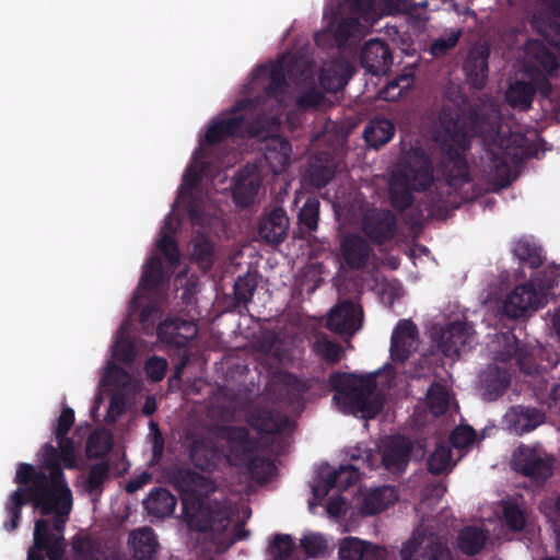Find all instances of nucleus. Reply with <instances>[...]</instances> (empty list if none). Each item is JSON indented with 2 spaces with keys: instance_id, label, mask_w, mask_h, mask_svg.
<instances>
[{
  "instance_id": "1",
  "label": "nucleus",
  "mask_w": 560,
  "mask_h": 560,
  "mask_svg": "<svg viewBox=\"0 0 560 560\" xmlns=\"http://www.w3.org/2000/svg\"><path fill=\"white\" fill-rule=\"evenodd\" d=\"M500 129V115L494 106L474 105L465 110L443 105L438 117L433 141L438 149V170L444 182L429 190L411 208L408 223L420 228L429 219H445L462 203L475 200L482 189L472 185V194L460 190L471 184L466 159L475 136H493Z\"/></svg>"
},
{
  "instance_id": "2",
  "label": "nucleus",
  "mask_w": 560,
  "mask_h": 560,
  "mask_svg": "<svg viewBox=\"0 0 560 560\" xmlns=\"http://www.w3.org/2000/svg\"><path fill=\"white\" fill-rule=\"evenodd\" d=\"M43 464L49 470H37L32 464L21 463L16 468L14 481L20 486L14 490L5 502V511L10 515V521L4 522L3 527L8 532H13L19 527L21 520V510L26 505L22 495L24 493L60 491L70 489L65 478V474L59 465L58 450L47 443L43 446Z\"/></svg>"
},
{
  "instance_id": "3",
  "label": "nucleus",
  "mask_w": 560,
  "mask_h": 560,
  "mask_svg": "<svg viewBox=\"0 0 560 560\" xmlns=\"http://www.w3.org/2000/svg\"><path fill=\"white\" fill-rule=\"evenodd\" d=\"M332 400L345 415L362 419L375 418L384 407L383 397L376 392L373 375L359 377L350 373L334 372L329 375Z\"/></svg>"
},
{
  "instance_id": "4",
  "label": "nucleus",
  "mask_w": 560,
  "mask_h": 560,
  "mask_svg": "<svg viewBox=\"0 0 560 560\" xmlns=\"http://www.w3.org/2000/svg\"><path fill=\"white\" fill-rule=\"evenodd\" d=\"M434 170L430 156L417 149L406 163L405 171L395 175L389 183L388 196L390 206L398 212L410 208L413 202V190L425 191L434 180Z\"/></svg>"
},
{
  "instance_id": "5",
  "label": "nucleus",
  "mask_w": 560,
  "mask_h": 560,
  "mask_svg": "<svg viewBox=\"0 0 560 560\" xmlns=\"http://www.w3.org/2000/svg\"><path fill=\"white\" fill-rule=\"evenodd\" d=\"M26 505L32 503L43 515L54 514L51 521L43 518L46 522V532L50 536V541H59L66 552V539L63 537L66 523L72 509V492L70 489L58 491H44L24 493L22 500Z\"/></svg>"
},
{
  "instance_id": "6",
  "label": "nucleus",
  "mask_w": 560,
  "mask_h": 560,
  "mask_svg": "<svg viewBox=\"0 0 560 560\" xmlns=\"http://www.w3.org/2000/svg\"><path fill=\"white\" fill-rule=\"evenodd\" d=\"M305 73L302 60L294 56H282L269 66L261 65L257 68V75H267L269 83L264 88L268 98L280 102L288 86L287 77L291 80H299Z\"/></svg>"
},
{
  "instance_id": "7",
  "label": "nucleus",
  "mask_w": 560,
  "mask_h": 560,
  "mask_svg": "<svg viewBox=\"0 0 560 560\" xmlns=\"http://www.w3.org/2000/svg\"><path fill=\"white\" fill-rule=\"evenodd\" d=\"M235 514V510L228 503L202 501L201 510H191L185 515L189 528L199 533H224Z\"/></svg>"
},
{
  "instance_id": "8",
  "label": "nucleus",
  "mask_w": 560,
  "mask_h": 560,
  "mask_svg": "<svg viewBox=\"0 0 560 560\" xmlns=\"http://www.w3.org/2000/svg\"><path fill=\"white\" fill-rule=\"evenodd\" d=\"M171 481L182 497L184 515L191 510L202 509L200 493L210 489L209 478L190 468L179 467L172 471Z\"/></svg>"
},
{
  "instance_id": "9",
  "label": "nucleus",
  "mask_w": 560,
  "mask_h": 560,
  "mask_svg": "<svg viewBox=\"0 0 560 560\" xmlns=\"http://www.w3.org/2000/svg\"><path fill=\"white\" fill-rule=\"evenodd\" d=\"M255 102L252 98L241 100L228 114H222L207 129L201 140V145H213L230 137L240 135L245 124V116L242 112L255 107Z\"/></svg>"
},
{
  "instance_id": "10",
  "label": "nucleus",
  "mask_w": 560,
  "mask_h": 560,
  "mask_svg": "<svg viewBox=\"0 0 560 560\" xmlns=\"http://www.w3.org/2000/svg\"><path fill=\"white\" fill-rule=\"evenodd\" d=\"M401 560H453L450 548L434 534L413 533L402 545Z\"/></svg>"
},
{
  "instance_id": "11",
  "label": "nucleus",
  "mask_w": 560,
  "mask_h": 560,
  "mask_svg": "<svg viewBox=\"0 0 560 560\" xmlns=\"http://www.w3.org/2000/svg\"><path fill=\"white\" fill-rule=\"evenodd\" d=\"M512 467L516 472L542 485L552 476L553 458L541 455L529 446L521 445L513 454Z\"/></svg>"
},
{
  "instance_id": "12",
  "label": "nucleus",
  "mask_w": 560,
  "mask_h": 560,
  "mask_svg": "<svg viewBox=\"0 0 560 560\" xmlns=\"http://www.w3.org/2000/svg\"><path fill=\"white\" fill-rule=\"evenodd\" d=\"M363 308L351 299L339 301L329 312L327 328L336 334L353 337L362 327Z\"/></svg>"
},
{
  "instance_id": "13",
  "label": "nucleus",
  "mask_w": 560,
  "mask_h": 560,
  "mask_svg": "<svg viewBox=\"0 0 560 560\" xmlns=\"http://www.w3.org/2000/svg\"><path fill=\"white\" fill-rule=\"evenodd\" d=\"M364 235L376 245H383L392 241L397 231V218L388 209H368L361 222Z\"/></svg>"
},
{
  "instance_id": "14",
  "label": "nucleus",
  "mask_w": 560,
  "mask_h": 560,
  "mask_svg": "<svg viewBox=\"0 0 560 560\" xmlns=\"http://www.w3.org/2000/svg\"><path fill=\"white\" fill-rule=\"evenodd\" d=\"M547 303L546 295L538 292L530 282L516 285L503 302V312L508 317L520 318L528 311H537Z\"/></svg>"
},
{
  "instance_id": "15",
  "label": "nucleus",
  "mask_w": 560,
  "mask_h": 560,
  "mask_svg": "<svg viewBox=\"0 0 560 560\" xmlns=\"http://www.w3.org/2000/svg\"><path fill=\"white\" fill-rule=\"evenodd\" d=\"M158 338L171 347L182 349L198 335V327L192 320L178 317L166 318L156 328Z\"/></svg>"
},
{
  "instance_id": "16",
  "label": "nucleus",
  "mask_w": 560,
  "mask_h": 560,
  "mask_svg": "<svg viewBox=\"0 0 560 560\" xmlns=\"http://www.w3.org/2000/svg\"><path fill=\"white\" fill-rule=\"evenodd\" d=\"M418 328L410 319H400L395 326L392 337L389 353L396 363H405L416 349Z\"/></svg>"
},
{
  "instance_id": "17",
  "label": "nucleus",
  "mask_w": 560,
  "mask_h": 560,
  "mask_svg": "<svg viewBox=\"0 0 560 560\" xmlns=\"http://www.w3.org/2000/svg\"><path fill=\"white\" fill-rule=\"evenodd\" d=\"M489 57L490 49L485 44L475 45L468 50L463 70L466 81L471 88L481 90L486 86L489 74Z\"/></svg>"
},
{
  "instance_id": "18",
  "label": "nucleus",
  "mask_w": 560,
  "mask_h": 560,
  "mask_svg": "<svg viewBox=\"0 0 560 560\" xmlns=\"http://www.w3.org/2000/svg\"><path fill=\"white\" fill-rule=\"evenodd\" d=\"M360 62L372 74H385L393 65V51L386 42L370 39L361 49Z\"/></svg>"
},
{
  "instance_id": "19",
  "label": "nucleus",
  "mask_w": 560,
  "mask_h": 560,
  "mask_svg": "<svg viewBox=\"0 0 560 560\" xmlns=\"http://www.w3.org/2000/svg\"><path fill=\"white\" fill-rule=\"evenodd\" d=\"M471 327L460 320L450 323L441 329L438 346L441 352L448 358H458L460 349L470 343Z\"/></svg>"
},
{
  "instance_id": "20",
  "label": "nucleus",
  "mask_w": 560,
  "mask_h": 560,
  "mask_svg": "<svg viewBox=\"0 0 560 560\" xmlns=\"http://www.w3.org/2000/svg\"><path fill=\"white\" fill-rule=\"evenodd\" d=\"M412 443L402 435L393 436L383 447L382 464L392 474H402L410 459Z\"/></svg>"
},
{
  "instance_id": "21",
  "label": "nucleus",
  "mask_w": 560,
  "mask_h": 560,
  "mask_svg": "<svg viewBox=\"0 0 560 560\" xmlns=\"http://www.w3.org/2000/svg\"><path fill=\"white\" fill-rule=\"evenodd\" d=\"M46 522L39 518L35 522L33 545L27 551L26 560H45L44 552L48 560H62L63 549L59 541H50V536L47 534Z\"/></svg>"
},
{
  "instance_id": "22",
  "label": "nucleus",
  "mask_w": 560,
  "mask_h": 560,
  "mask_svg": "<svg viewBox=\"0 0 560 560\" xmlns=\"http://www.w3.org/2000/svg\"><path fill=\"white\" fill-rule=\"evenodd\" d=\"M360 479L359 468L353 465H341L338 469L331 470L326 478L320 479L313 487V494L317 499H322L328 492L338 487L345 491L352 487Z\"/></svg>"
},
{
  "instance_id": "23",
  "label": "nucleus",
  "mask_w": 560,
  "mask_h": 560,
  "mask_svg": "<svg viewBox=\"0 0 560 560\" xmlns=\"http://www.w3.org/2000/svg\"><path fill=\"white\" fill-rule=\"evenodd\" d=\"M339 560H385L386 550L358 537H346L338 549Z\"/></svg>"
},
{
  "instance_id": "24",
  "label": "nucleus",
  "mask_w": 560,
  "mask_h": 560,
  "mask_svg": "<svg viewBox=\"0 0 560 560\" xmlns=\"http://www.w3.org/2000/svg\"><path fill=\"white\" fill-rule=\"evenodd\" d=\"M504 421L510 431L523 435L542 424L545 415L537 408L514 406L505 413Z\"/></svg>"
},
{
  "instance_id": "25",
  "label": "nucleus",
  "mask_w": 560,
  "mask_h": 560,
  "mask_svg": "<svg viewBox=\"0 0 560 560\" xmlns=\"http://www.w3.org/2000/svg\"><path fill=\"white\" fill-rule=\"evenodd\" d=\"M289 230V218L282 208H273L258 224L259 237L268 243L278 245L284 241Z\"/></svg>"
},
{
  "instance_id": "26",
  "label": "nucleus",
  "mask_w": 560,
  "mask_h": 560,
  "mask_svg": "<svg viewBox=\"0 0 560 560\" xmlns=\"http://www.w3.org/2000/svg\"><path fill=\"white\" fill-rule=\"evenodd\" d=\"M340 252L350 269L360 270L366 266L372 248L361 235L352 233L341 241Z\"/></svg>"
},
{
  "instance_id": "27",
  "label": "nucleus",
  "mask_w": 560,
  "mask_h": 560,
  "mask_svg": "<svg viewBox=\"0 0 560 560\" xmlns=\"http://www.w3.org/2000/svg\"><path fill=\"white\" fill-rule=\"evenodd\" d=\"M512 155L516 156L517 154H512L509 148L503 149L500 147L497 152L493 149L487 151L489 177L500 187H506L514 180L511 168Z\"/></svg>"
},
{
  "instance_id": "28",
  "label": "nucleus",
  "mask_w": 560,
  "mask_h": 560,
  "mask_svg": "<svg viewBox=\"0 0 560 560\" xmlns=\"http://www.w3.org/2000/svg\"><path fill=\"white\" fill-rule=\"evenodd\" d=\"M262 149L265 161L270 167V171L275 175L281 174L290 163L292 153L291 143L287 139L276 136L267 139Z\"/></svg>"
},
{
  "instance_id": "29",
  "label": "nucleus",
  "mask_w": 560,
  "mask_h": 560,
  "mask_svg": "<svg viewBox=\"0 0 560 560\" xmlns=\"http://www.w3.org/2000/svg\"><path fill=\"white\" fill-rule=\"evenodd\" d=\"M248 424L258 433L276 434L283 432L288 428L289 419L280 411L257 408L250 413Z\"/></svg>"
},
{
  "instance_id": "30",
  "label": "nucleus",
  "mask_w": 560,
  "mask_h": 560,
  "mask_svg": "<svg viewBox=\"0 0 560 560\" xmlns=\"http://www.w3.org/2000/svg\"><path fill=\"white\" fill-rule=\"evenodd\" d=\"M260 178L247 168L241 170L235 176L232 198L236 206L245 208L254 203L260 188Z\"/></svg>"
},
{
  "instance_id": "31",
  "label": "nucleus",
  "mask_w": 560,
  "mask_h": 560,
  "mask_svg": "<svg viewBox=\"0 0 560 560\" xmlns=\"http://www.w3.org/2000/svg\"><path fill=\"white\" fill-rule=\"evenodd\" d=\"M189 457L197 468L211 472L221 462L222 452L211 441L200 439L192 442Z\"/></svg>"
},
{
  "instance_id": "32",
  "label": "nucleus",
  "mask_w": 560,
  "mask_h": 560,
  "mask_svg": "<svg viewBox=\"0 0 560 560\" xmlns=\"http://www.w3.org/2000/svg\"><path fill=\"white\" fill-rule=\"evenodd\" d=\"M396 133L394 122L385 117H374L365 126L363 138L368 147L378 150L388 143Z\"/></svg>"
},
{
  "instance_id": "33",
  "label": "nucleus",
  "mask_w": 560,
  "mask_h": 560,
  "mask_svg": "<svg viewBox=\"0 0 560 560\" xmlns=\"http://www.w3.org/2000/svg\"><path fill=\"white\" fill-rule=\"evenodd\" d=\"M129 542L136 560H153L158 553L159 542L151 527L133 530Z\"/></svg>"
},
{
  "instance_id": "34",
  "label": "nucleus",
  "mask_w": 560,
  "mask_h": 560,
  "mask_svg": "<svg viewBox=\"0 0 560 560\" xmlns=\"http://www.w3.org/2000/svg\"><path fill=\"white\" fill-rule=\"evenodd\" d=\"M205 171V163L201 162L200 165L196 163L190 164L183 176V185L180 197L184 200H187V210L190 218L195 221L200 217V211L196 201V198L192 194V190L198 186L201 180L202 173Z\"/></svg>"
},
{
  "instance_id": "35",
  "label": "nucleus",
  "mask_w": 560,
  "mask_h": 560,
  "mask_svg": "<svg viewBox=\"0 0 560 560\" xmlns=\"http://www.w3.org/2000/svg\"><path fill=\"white\" fill-rule=\"evenodd\" d=\"M143 506L149 515L164 518L174 512L176 498L167 489L156 488L150 491L143 501Z\"/></svg>"
},
{
  "instance_id": "36",
  "label": "nucleus",
  "mask_w": 560,
  "mask_h": 560,
  "mask_svg": "<svg viewBox=\"0 0 560 560\" xmlns=\"http://www.w3.org/2000/svg\"><path fill=\"white\" fill-rule=\"evenodd\" d=\"M228 441L231 454L236 459V465H243L247 458L254 455L253 440L249 431L244 427H233L228 430Z\"/></svg>"
},
{
  "instance_id": "37",
  "label": "nucleus",
  "mask_w": 560,
  "mask_h": 560,
  "mask_svg": "<svg viewBox=\"0 0 560 560\" xmlns=\"http://www.w3.org/2000/svg\"><path fill=\"white\" fill-rule=\"evenodd\" d=\"M526 54L542 69L541 73L553 77L559 68L557 56L540 39L530 38L525 45Z\"/></svg>"
},
{
  "instance_id": "38",
  "label": "nucleus",
  "mask_w": 560,
  "mask_h": 560,
  "mask_svg": "<svg viewBox=\"0 0 560 560\" xmlns=\"http://www.w3.org/2000/svg\"><path fill=\"white\" fill-rule=\"evenodd\" d=\"M483 395L487 400L493 401L501 397L511 383V377L505 369L490 368L482 377Z\"/></svg>"
},
{
  "instance_id": "39",
  "label": "nucleus",
  "mask_w": 560,
  "mask_h": 560,
  "mask_svg": "<svg viewBox=\"0 0 560 560\" xmlns=\"http://www.w3.org/2000/svg\"><path fill=\"white\" fill-rule=\"evenodd\" d=\"M398 499L394 487L384 486L370 491L363 499L362 511L366 515H374L386 510Z\"/></svg>"
},
{
  "instance_id": "40",
  "label": "nucleus",
  "mask_w": 560,
  "mask_h": 560,
  "mask_svg": "<svg viewBox=\"0 0 560 560\" xmlns=\"http://www.w3.org/2000/svg\"><path fill=\"white\" fill-rule=\"evenodd\" d=\"M487 534L477 526H466L459 530L457 537L458 549L467 556H475L481 551L486 541Z\"/></svg>"
},
{
  "instance_id": "41",
  "label": "nucleus",
  "mask_w": 560,
  "mask_h": 560,
  "mask_svg": "<svg viewBox=\"0 0 560 560\" xmlns=\"http://www.w3.org/2000/svg\"><path fill=\"white\" fill-rule=\"evenodd\" d=\"M536 86L529 81H515L506 91V100L513 107L527 110L532 107Z\"/></svg>"
},
{
  "instance_id": "42",
  "label": "nucleus",
  "mask_w": 560,
  "mask_h": 560,
  "mask_svg": "<svg viewBox=\"0 0 560 560\" xmlns=\"http://www.w3.org/2000/svg\"><path fill=\"white\" fill-rule=\"evenodd\" d=\"M250 478L258 482H266L271 479L276 471L275 463L266 456L254 454L243 464Z\"/></svg>"
},
{
  "instance_id": "43",
  "label": "nucleus",
  "mask_w": 560,
  "mask_h": 560,
  "mask_svg": "<svg viewBox=\"0 0 560 560\" xmlns=\"http://www.w3.org/2000/svg\"><path fill=\"white\" fill-rule=\"evenodd\" d=\"M319 200L316 197L306 198L299 210L298 222L302 233H312L317 230L319 220Z\"/></svg>"
},
{
  "instance_id": "44",
  "label": "nucleus",
  "mask_w": 560,
  "mask_h": 560,
  "mask_svg": "<svg viewBox=\"0 0 560 560\" xmlns=\"http://www.w3.org/2000/svg\"><path fill=\"white\" fill-rule=\"evenodd\" d=\"M514 255L522 266H528L532 269H537L544 264L541 248L526 240H520L515 244Z\"/></svg>"
},
{
  "instance_id": "45",
  "label": "nucleus",
  "mask_w": 560,
  "mask_h": 560,
  "mask_svg": "<svg viewBox=\"0 0 560 560\" xmlns=\"http://www.w3.org/2000/svg\"><path fill=\"white\" fill-rule=\"evenodd\" d=\"M285 389L288 402L291 406L303 407L305 395L310 392L312 383L308 380H302L293 374L285 376Z\"/></svg>"
},
{
  "instance_id": "46",
  "label": "nucleus",
  "mask_w": 560,
  "mask_h": 560,
  "mask_svg": "<svg viewBox=\"0 0 560 560\" xmlns=\"http://www.w3.org/2000/svg\"><path fill=\"white\" fill-rule=\"evenodd\" d=\"M109 470L110 466L106 460L93 464L90 467L89 475L85 481V490L90 494H101L103 491V483L109 477Z\"/></svg>"
},
{
  "instance_id": "47",
  "label": "nucleus",
  "mask_w": 560,
  "mask_h": 560,
  "mask_svg": "<svg viewBox=\"0 0 560 560\" xmlns=\"http://www.w3.org/2000/svg\"><path fill=\"white\" fill-rule=\"evenodd\" d=\"M448 393L444 385L433 383L427 392V405L434 416H441L448 409Z\"/></svg>"
},
{
  "instance_id": "48",
  "label": "nucleus",
  "mask_w": 560,
  "mask_h": 560,
  "mask_svg": "<svg viewBox=\"0 0 560 560\" xmlns=\"http://www.w3.org/2000/svg\"><path fill=\"white\" fill-rule=\"evenodd\" d=\"M192 258L205 269L212 267L214 262V247L205 235H199L192 243Z\"/></svg>"
},
{
  "instance_id": "49",
  "label": "nucleus",
  "mask_w": 560,
  "mask_h": 560,
  "mask_svg": "<svg viewBox=\"0 0 560 560\" xmlns=\"http://www.w3.org/2000/svg\"><path fill=\"white\" fill-rule=\"evenodd\" d=\"M336 167L332 162L319 163L317 161L311 163L308 170V182L315 188H323L335 177Z\"/></svg>"
},
{
  "instance_id": "50",
  "label": "nucleus",
  "mask_w": 560,
  "mask_h": 560,
  "mask_svg": "<svg viewBox=\"0 0 560 560\" xmlns=\"http://www.w3.org/2000/svg\"><path fill=\"white\" fill-rule=\"evenodd\" d=\"M112 447V436L106 431H94L86 442V452L90 457L94 458L107 455Z\"/></svg>"
},
{
  "instance_id": "51",
  "label": "nucleus",
  "mask_w": 560,
  "mask_h": 560,
  "mask_svg": "<svg viewBox=\"0 0 560 560\" xmlns=\"http://www.w3.org/2000/svg\"><path fill=\"white\" fill-rule=\"evenodd\" d=\"M257 281L252 276L238 277L234 284V302L236 305L246 306L252 302L254 293L257 289Z\"/></svg>"
},
{
  "instance_id": "52",
  "label": "nucleus",
  "mask_w": 560,
  "mask_h": 560,
  "mask_svg": "<svg viewBox=\"0 0 560 560\" xmlns=\"http://www.w3.org/2000/svg\"><path fill=\"white\" fill-rule=\"evenodd\" d=\"M452 459L451 446L446 444H439L429 456L427 464L428 469L433 475L443 474L450 466Z\"/></svg>"
},
{
  "instance_id": "53",
  "label": "nucleus",
  "mask_w": 560,
  "mask_h": 560,
  "mask_svg": "<svg viewBox=\"0 0 560 560\" xmlns=\"http://www.w3.org/2000/svg\"><path fill=\"white\" fill-rule=\"evenodd\" d=\"M413 83L411 74H402L389 81L381 91L380 95L383 100L393 102L401 96L404 91L408 90Z\"/></svg>"
},
{
  "instance_id": "54",
  "label": "nucleus",
  "mask_w": 560,
  "mask_h": 560,
  "mask_svg": "<svg viewBox=\"0 0 560 560\" xmlns=\"http://www.w3.org/2000/svg\"><path fill=\"white\" fill-rule=\"evenodd\" d=\"M294 550V541L290 535L277 534L268 546L272 560H287Z\"/></svg>"
},
{
  "instance_id": "55",
  "label": "nucleus",
  "mask_w": 560,
  "mask_h": 560,
  "mask_svg": "<svg viewBox=\"0 0 560 560\" xmlns=\"http://www.w3.org/2000/svg\"><path fill=\"white\" fill-rule=\"evenodd\" d=\"M162 275V260L158 256H152L149 258L145 265L139 285L144 289L151 290L160 283Z\"/></svg>"
},
{
  "instance_id": "56",
  "label": "nucleus",
  "mask_w": 560,
  "mask_h": 560,
  "mask_svg": "<svg viewBox=\"0 0 560 560\" xmlns=\"http://www.w3.org/2000/svg\"><path fill=\"white\" fill-rule=\"evenodd\" d=\"M463 35V31L460 28L452 30L448 34L440 36L434 39L430 46V52L432 56L439 58L448 54L457 44L459 38Z\"/></svg>"
},
{
  "instance_id": "57",
  "label": "nucleus",
  "mask_w": 560,
  "mask_h": 560,
  "mask_svg": "<svg viewBox=\"0 0 560 560\" xmlns=\"http://www.w3.org/2000/svg\"><path fill=\"white\" fill-rule=\"evenodd\" d=\"M503 520L505 525L513 532H521L526 524L524 511L515 503H506L503 506Z\"/></svg>"
},
{
  "instance_id": "58",
  "label": "nucleus",
  "mask_w": 560,
  "mask_h": 560,
  "mask_svg": "<svg viewBox=\"0 0 560 560\" xmlns=\"http://www.w3.org/2000/svg\"><path fill=\"white\" fill-rule=\"evenodd\" d=\"M114 357L121 362L130 363L135 360L136 349L130 337L120 331L114 347Z\"/></svg>"
},
{
  "instance_id": "59",
  "label": "nucleus",
  "mask_w": 560,
  "mask_h": 560,
  "mask_svg": "<svg viewBox=\"0 0 560 560\" xmlns=\"http://www.w3.org/2000/svg\"><path fill=\"white\" fill-rule=\"evenodd\" d=\"M315 350L324 361L331 364L339 362L342 355L341 346L328 339H318L315 342Z\"/></svg>"
},
{
  "instance_id": "60",
  "label": "nucleus",
  "mask_w": 560,
  "mask_h": 560,
  "mask_svg": "<svg viewBox=\"0 0 560 560\" xmlns=\"http://www.w3.org/2000/svg\"><path fill=\"white\" fill-rule=\"evenodd\" d=\"M360 25L358 18L348 16L342 19L335 31V39L338 45H345L359 31Z\"/></svg>"
},
{
  "instance_id": "61",
  "label": "nucleus",
  "mask_w": 560,
  "mask_h": 560,
  "mask_svg": "<svg viewBox=\"0 0 560 560\" xmlns=\"http://www.w3.org/2000/svg\"><path fill=\"white\" fill-rule=\"evenodd\" d=\"M300 545L308 558H316L327 549V541L319 534L305 535Z\"/></svg>"
},
{
  "instance_id": "62",
  "label": "nucleus",
  "mask_w": 560,
  "mask_h": 560,
  "mask_svg": "<svg viewBox=\"0 0 560 560\" xmlns=\"http://www.w3.org/2000/svg\"><path fill=\"white\" fill-rule=\"evenodd\" d=\"M167 361L164 358L153 355L144 364L147 377L156 383L164 378L167 370Z\"/></svg>"
},
{
  "instance_id": "63",
  "label": "nucleus",
  "mask_w": 560,
  "mask_h": 560,
  "mask_svg": "<svg viewBox=\"0 0 560 560\" xmlns=\"http://www.w3.org/2000/svg\"><path fill=\"white\" fill-rule=\"evenodd\" d=\"M476 432L468 425L457 427L450 436V442L455 448H464L474 443Z\"/></svg>"
},
{
  "instance_id": "64",
  "label": "nucleus",
  "mask_w": 560,
  "mask_h": 560,
  "mask_svg": "<svg viewBox=\"0 0 560 560\" xmlns=\"http://www.w3.org/2000/svg\"><path fill=\"white\" fill-rule=\"evenodd\" d=\"M159 249L171 265L179 262V249L175 238L172 235L163 234L158 243Z\"/></svg>"
}]
</instances>
